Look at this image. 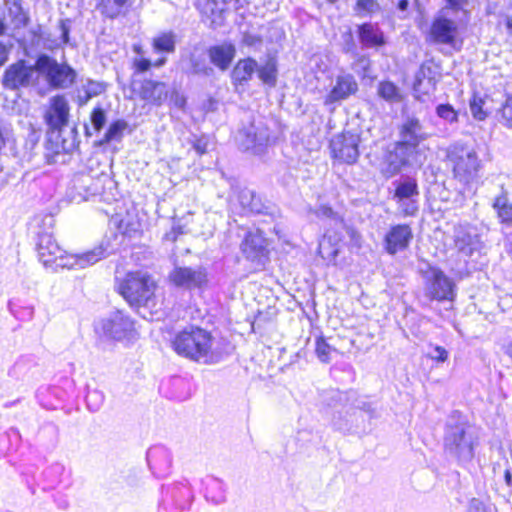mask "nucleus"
<instances>
[{"mask_svg": "<svg viewBox=\"0 0 512 512\" xmlns=\"http://www.w3.org/2000/svg\"><path fill=\"white\" fill-rule=\"evenodd\" d=\"M172 347L178 355L201 364L218 363L224 355L220 342L209 331L196 326L178 332Z\"/></svg>", "mask_w": 512, "mask_h": 512, "instance_id": "f257e3e1", "label": "nucleus"}, {"mask_svg": "<svg viewBox=\"0 0 512 512\" xmlns=\"http://www.w3.org/2000/svg\"><path fill=\"white\" fill-rule=\"evenodd\" d=\"M39 261L47 268L81 270L96 264L104 257L101 247L80 254L65 252L50 233H41L37 241Z\"/></svg>", "mask_w": 512, "mask_h": 512, "instance_id": "f03ea898", "label": "nucleus"}, {"mask_svg": "<svg viewBox=\"0 0 512 512\" xmlns=\"http://www.w3.org/2000/svg\"><path fill=\"white\" fill-rule=\"evenodd\" d=\"M477 445L476 429L466 420L451 417L445 429V452L459 462H469L474 457V450Z\"/></svg>", "mask_w": 512, "mask_h": 512, "instance_id": "7ed1b4c3", "label": "nucleus"}, {"mask_svg": "<svg viewBox=\"0 0 512 512\" xmlns=\"http://www.w3.org/2000/svg\"><path fill=\"white\" fill-rule=\"evenodd\" d=\"M421 121L408 116L400 127V141L397 142L394 155H390L391 172H398L402 166L410 162V157L416 153L420 143L429 138Z\"/></svg>", "mask_w": 512, "mask_h": 512, "instance_id": "20e7f679", "label": "nucleus"}, {"mask_svg": "<svg viewBox=\"0 0 512 512\" xmlns=\"http://www.w3.org/2000/svg\"><path fill=\"white\" fill-rule=\"evenodd\" d=\"M157 284L154 279L143 272H129L118 282L117 289L124 299L136 307L154 305Z\"/></svg>", "mask_w": 512, "mask_h": 512, "instance_id": "39448f33", "label": "nucleus"}, {"mask_svg": "<svg viewBox=\"0 0 512 512\" xmlns=\"http://www.w3.org/2000/svg\"><path fill=\"white\" fill-rule=\"evenodd\" d=\"M448 159L453 167V174L462 183L474 180L481 167L476 151L465 145H454L448 152Z\"/></svg>", "mask_w": 512, "mask_h": 512, "instance_id": "423d86ee", "label": "nucleus"}, {"mask_svg": "<svg viewBox=\"0 0 512 512\" xmlns=\"http://www.w3.org/2000/svg\"><path fill=\"white\" fill-rule=\"evenodd\" d=\"M39 76L45 77L48 84L56 89L70 87L76 78V72L66 63H58L54 58L42 54L36 60Z\"/></svg>", "mask_w": 512, "mask_h": 512, "instance_id": "0eeeda50", "label": "nucleus"}, {"mask_svg": "<svg viewBox=\"0 0 512 512\" xmlns=\"http://www.w3.org/2000/svg\"><path fill=\"white\" fill-rule=\"evenodd\" d=\"M425 296L430 300H453L455 296L454 283L441 270L429 267L424 273Z\"/></svg>", "mask_w": 512, "mask_h": 512, "instance_id": "6e6552de", "label": "nucleus"}, {"mask_svg": "<svg viewBox=\"0 0 512 512\" xmlns=\"http://www.w3.org/2000/svg\"><path fill=\"white\" fill-rule=\"evenodd\" d=\"M237 141L242 149L261 153L270 141L269 128L261 119L253 120L239 130Z\"/></svg>", "mask_w": 512, "mask_h": 512, "instance_id": "1a4fd4ad", "label": "nucleus"}, {"mask_svg": "<svg viewBox=\"0 0 512 512\" xmlns=\"http://www.w3.org/2000/svg\"><path fill=\"white\" fill-rule=\"evenodd\" d=\"M97 329L113 340L121 341L130 339L134 335V322L133 320L122 311H115L107 318L102 319Z\"/></svg>", "mask_w": 512, "mask_h": 512, "instance_id": "9d476101", "label": "nucleus"}, {"mask_svg": "<svg viewBox=\"0 0 512 512\" xmlns=\"http://www.w3.org/2000/svg\"><path fill=\"white\" fill-rule=\"evenodd\" d=\"M38 79L39 72L36 63L31 66L26 65L24 61H18L6 69L2 83L5 88L15 90L34 85Z\"/></svg>", "mask_w": 512, "mask_h": 512, "instance_id": "9b49d317", "label": "nucleus"}, {"mask_svg": "<svg viewBox=\"0 0 512 512\" xmlns=\"http://www.w3.org/2000/svg\"><path fill=\"white\" fill-rule=\"evenodd\" d=\"M360 135L357 131H343L330 142L332 154L335 158L353 164L359 157Z\"/></svg>", "mask_w": 512, "mask_h": 512, "instance_id": "f8f14e48", "label": "nucleus"}, {"mask_svg": "<svg viewBox=\"0 0 512 512\" xmlns=\"http://www.w3.org/2000/svg\"><path fill=\"white\" fill-rule=\"evenodd\" d=\"M464 21L465 20L461 17L439 11V14L432 22L430 36L435 43L453 46L458 32V26Z\"/></svg>", "mask_w": 512, "mask_h": 512, "instance_id": "ddd939ff", "label": "nucleus"}, {"mask_svg": "<svg viewBox=\"0 0 512 512\" xmlns=\"http://www.w3.org/2000/svg\"><path fill=\"white\" fill-rule=\"evenodd\" d=\"M169 280L176 287L192 290L201 289L206 285L208 278L206 269L202 266H177L170 272Z\"/></svg>", "mask_w": 512, "mask_h": 512, "instance_id": "4468645a", "label": "nucleus"}, {"mask_svg": "<svg viewBox=\"0 0 512 512\" xmlns=\"http://www.w3.org/2000/svg\"><path fill=\"white\" fill-rule=\"evenodd\" d=\"M70 106L64 95H56L49 99L44 113V120L53 131H61L69 122Z\"/></svg>", "mask_w": 512, "mask_h": 512, "instance_id": "2eb2a0df", "label": "nucleus"}, {"mask_svg": "<svg viewBox=\"0 0 512 512\" xmlns=\"http://www.w3.org/2000/svg\"><path fill=\"white\" fill-rule=\"evenodd\" d=\"M358 91V83L355 77L349 73L336 76L332 82L331 89L324 97V105L332 106L335 103L347 100Z\"/></svg>", "mask_w": 512, "mask_h": 512, "instance_id": "dca6fc26", "label": "nucleus"}, {"mask_svg": "<svg viewBox=\"0 0 512 512\" xmlns=\"http://www.w3.org/2000/svg\"><path fill=\"white\" fill-rule=\"evenodd\" d=\"M412 238L413 232L409 225H394L388 230L384 237V249L388 254L395 255L397 252L407 249Z\"/></svg>", "mask_w": 512, "mask_h": 512, "instance_id": "f3484780", "label": "nucleus"}, {"mask_svg": "<svg viewBox=\"0 0 512 512\" xmlns=\"http://www.w3.org/2000/svg\"><path fill=\"white\" fill-rule=\"evenodd\" d=\"M267 245V240L262 232H249L241 244V250L247 259L263 264L268 256Z\"/></svg>", "mask_w": 512, "mask_h": 512, "instance_id": "a211bd4d", "label": "nucleus"}, {"mask_svg": "<svg viewBox=\"0 0 512 512\" xmlns=\"http://www.w3.org/2000/svg\"><path fill=\"white\" fill-rule=\"evenodd\" d=\"M454 245L463 256H471L481 248L476 229L467 225H458L454 230Z\"/></svg>", "mask_w": 512, "mask_h": 512, "instance_id": "6ab92c4d", "label": "nucleus"}, {"mask_svg": "<svg viewBox=\"0 0 512 512\" xmlns=\"http://www.w3.org/2000/svg\"><path fill=\"white\" fill-rule=\"evenodd\" d=\"M169 90L164 82L144 80L139 88V96L148 104L161 106L167 99Z\"/></svg>", "mask_w": 512, "mask_h": 512, "instance_id": "aec40b11", "label": "nucleus"}, {"mask_svg": "<svg viewBox=\"0 0 512 512\" xmlns=\"http://www.w3.org/2000/svg\"><path fill=\"white\" fill-rule=\"evenodd\" d=\"M3 14L15 29L24 28L30 22L29 11L24 8L23 0H4Z\"/></svg>", "mask_w": 512, "mask_h": 512, "instance_id": "412c9836", "label": "nucleus"}, {"mask_svg": "<svg viewBox=\"0 0 512 512\" xmlns=\"http://www.w3.org/2000/svg\"><path fill=\"white\" fill-rule=\"evenodd\" d=\"M199 9L203 16V21L211 28L215 29L224 23V4L217 0H201Z\"/></svg>", "mask_w": 512, "mask_h": 512, "instance_id": "4be33fe9", "label": "nucleus"}, {"mask_svg": "<svg viewBox=\"0 0 512 512\" xmlns=\"http://www.w3.org/2000/svg\"><path fill=\"white\" fill-rule=\"evenodd\" d=\"M308 215L315 216L317 219L321 221H326L331 224L333 223L336 226H341L345 228L347 234L351 237L353 241H355V243H357L360 239V235L354 229L346 227L339 214L328 205L321 204L316 208H309Z\"/></svg>", "mask_w": 512, "mask_h": 512, "instance_id": "5701e85b", "label": "nucleus"}, {"mask_svg": "<svg viewBox=\"0 0 512 512\" xmlns=\"http://www.w3.org/2000/svg\"><path fill=\"white\" fill-rule=\"evenodd\" d=\"M235 53V46L226 42L211 46L208 49V56L210 61L222 71L228 69L235 57Z\"/></svg>", "mask_w": 512, "mask_h": 512, "instance_id": "b1692460", "label": "nucleus"}, {"mask_svg": "<svg viewBox=\"0 0 512 512\" xmlns=\"http://www.w3.org/2000/svg\"><path fill=\"white\" fill-rule=\"evenodd\" d=\"M436 83L433 78L426 77L425 72L421 69L417 75L413 85L414 96L421 102H426L431 98L435 91Z\"/></svg>", "mask_w": 512, "mask_h": 512, "instance_id": "393cba45", "label": "nucleus"}, {"mask_svg": "<svg viewBox=\"0 0 512 512\" xmlns=\"http://www.w3.org/2000/svg\"><path fill=\"white\" fill-rule=\"evenodd\" d=\"M358 34L361 43L366 47H377L385 43L382 31L375 24L364 23L360 25Z\"/></svg>", "mask_w": 512, "mask_h": 512, "instance_id": "a878e982", "label": "nucleus"}, {"mask_svg": "<svg viewBox=\"0 0 512 512\" xmlns=\"http://www.w3.org/2000/svg\"><path fill=\"white\" fill-rule=\"evenodd\" d=\"M257 63L251 58L240 60L232 71V79L235 84L248 82L256 71Z\"/></svg>", "mask_w": 512, "mask_h": 512, "instance_id": "bb28decb", "label": "nucleus"}, {"mask_svg": "<svg viewBox=\"0 0 512 512\" xmlns=\"http://www.w3.org/2000/svg\"><path fill=\"white\" fill-rule=\"evenodd\" d=\"M131 0H98V8L107 17L114 18L122 14Z\"/></svg>", "mask_w": 512, "mask_h": 512, "instance_id": "cd10ccee", "label": "nucleus"}, {"mask_svg": "<svg viewBox=\"0 0 512 512\" xmlns=\"http://www.w3.org/2000/svg\"><path fill=\"white\" fill-rule=\"evenodd\" d=\"M176 46V36L173 32H164L152 40L153 50L157 53H173Z\"/></svg>", "mask_w": 512, "mask_h": 512, "instance_id": "c85d7f7f", "label": "nucleus"}, {"mask_svg": "<svg viewBox=\"0 0 512 512\" xmlns=\"http://www.w3.org/2000/svg\"><path fill=\"white\" fill-rule=\"evenodd\" d=\"M71 30V20L64 19L59 22L57 27L58 36L56 39L45 42L44 46L47 49L53 50L57 48H61L64 45L69 43V34Z\"/></svg>", "mask_w": 512, "mask_h": 512, "instance_id": "c756f323", "label": "nucleus"}, {"mask_svg": "<svg viewBox=\"0 0 512 512\" xmlns=\"http://www.w3.org/2000/svg\"><path fill=\"white\" fill-rule=\"evenodd\" d=\"M419 190L417 181L414 178H406L396 184L393 199L418 198Z\"/></svg>", "mask_w": 512, "mask_h": 512, "instance_id": "7c9ffc66", "label": "nucleus"}, {"mask_svg": "<svg viewBox=\"0 0 512 512\" xmlns=\"http://www.w3.org/2000/svg\"><path fill=\"white\" fill-rule=\"evenodd\" d=\"M445 5L441 8L445 14H450L456 17H461L466 20L468 15L467 6L469 0H444Z\"/></svg>", "mask_w": 512, "mask_h": 512, "instance_id": "2f4dec72", "label": "nucleus"}, {"mask_svg": "<svg viewBox=\"0 0 512 512\" xmlns=\"http://www.w3.org/2000/svg\"><path fill=\"white\" fill-rule=\"evenodd\" d=\"M377 0H355L354 13L359 17L372 16L380 11Z\"/></svg>", "mask_w": 512, "mask_h": 512, "instance_id": "473e14b6", "label": "nucleus"}, {"mask_svg": "<svg viewBox=\"0 0 512 512\" xmlns=\"http://www.w3.org/2000/svg\"><path fill=\"white\" fill-rule=\"evenodd\" d=\"M487 98L473 95L470 99L469 106L472 116L477 120H484L489 114V108L487 106Z\"/></svg>", "mask_w": 512, "mask_h": 512, "instance_id": "72a5a7b5", "label": "nucleus"}, {"mask_svg": "<svg viewBox=\"0 0 512 512\" xmlns=\"http://www.w3.org/2000/svg\"><path fill=\"white\" fill-rule=\"evenodd\" d=\"M377 91L379 96L388 102L395 103L402 100L399 89L392 82H381Z\"/></svg>", "mask_w": 512, "mask_h": 512, "instance_id": "f704fd0d", "label": "nucleus"}, {"mask_svg": "<svg viewBox=\"0 0 512 512\" xmlns=\"http://www.w3.org/2000/svg\"><path fill=\"white\" fill-rule=\"evenodd\" d=\"M338 240V238L333 239L329 234L324 236L323 241L319 244V253L323 258L332 260L338 255L339 249L336 247Z\"/></svg>", "mask_w": 512, "mask_h": 512, "instance_id": "c9c22d12", "label": "nucleus"}, {"mask_svg": "<svg viewBox=\"0 0 512 512\" xmlns=\"http://www.w3.org/2000/svg\"><path fill=\"white\" fill-rule=\"evenodd\" d=\"M493 208L497 211L502 222L512 221V204L508 203L506 195L496 197Z\"/></svg>", "mask_w": 512, "mask_h": 512, "instance_id": "e433bc0d", "label": "nucleus"}, {"mask_svg": "<svg viewBox=\"0 0 512 512\" xmlns=\"http://www.w3.org/2000/svg\"><path fill=\"white\" fill-rule=\"evenodd\" d=\"M127 126L128 124L124 120H117L113 122L104 134L103 142L108 143L115 139L121 138L123 131L127 128Z\"/></svg>", "mask_w": 512, "mask_h": 512, "instance_id": "4c0bfd02", "label": "nucleus"}, {"mask_svg": "<svg viewBox=\"0 0 512 512\" xmlns=\"http://www.w3.org/2000/svg\"><path fill=\"white\" fill-rule=\"evenodd\" d=\"M401 213L405 216H413L418 211V198H399L394 199Z\"/></svg>", "mask_w": 512, "mask_h": 512, "instance_id": "58836bf2", "label": "nucleus"}, {"mask_svg": "<svg viewBox=\"0 0 512 512\" xmlns=\"http://www.w3.org/2000/svg\"><path fill=\"white\" fill-rule=\"evenodd\" d=\"M335 351L323 338H317L315 352L321 362L330 361L331 354Z\"/></svg>", "mask_w": 512, "mask_h": 512, "instance_id": "ea45409f", "label": "nucleus"}, {"mask_svg": "<svg viewBox=\"0 0 512 512\" xmlns=\"http://www.w3.org/2000/svg\"><path fill=\"white\" fill-rule=\"evenodd\" d=\"M259 78L266 84L273 85L276 80V68L275 64L271 61H268L264 66L260 67L258 70Z\"/></svg>", "mask_w": 512, "mask_h": 512, "instance_id": "a19ab883", "label": "nucleus"}, {"mask_svg": "<svg viewBox=\"0 0 512 512\" xmlns=\"http://www.w3.org/2000/svg\"><path fill=\"white\" fill-rule=\"evenodd\" d=\"M436 114L439 118L448 123H456L458 121V113L450 104H440L436 107Z\"/></svg>", "mask_w": 512, "mask_h": 512, "instance_id": "79ce46f5", "label": "nucleus"}, {"mask_svg": "<svg viewBox=\"0 0 512 512\" xmlns=\"http://www.w3.org/2000/svg\"><path fill=\"white\" fill-rule=\"evenodd\" d=\"M13 141L14 136L10 125L0 119V154L5 147Z\"/></svg>", "mask_w": 512, "mask_h": 512, "instance_id": "37998d69", "label": "nucleus"}, {"mask_svg": "<svg viewBox=\"0 0 512 512\" xmlns=\"http://www.w3.org/2000/svg\"><path fill=\"white\" fill-rule=\"evenodd\" d=\"M107 120L106 112L101 107H95L90 115V121L95 131L99 132Z\"/></svg>", "mask_w": 512, "mask_h": 512, "instance_id": "c03bdc74", "label": "nucleus"}, {"mask_svg": "<svg viewBox=\"0 0 512 512\" xmlns=\"http://www.w3.org/2000/svg\"><path fill=\"white\" fill-rule=\"evenodd\" d=\"M191 72L193 74L208 75L211 68L205 62V59L200 56L192 55L190 57Z\"/></svg>", "mask_w": 512, "mask_h": 512, "instance_id": "a18cd8bd", "label": "nucleus"}, {"mask_svg": "<svg viewBox=\"0 0 512 512\" xmlns=\"http://www.w3.org/2000/svg\"><path fill=\"white\" fill-rule=\"evenodd\" d=\"M427 356L434 361L445 362L448 359V351L442 346L430 344Z\"/></svg>", "mask_w": 512, "mask_h": 512, "instance_id": "49530a36", "label": "nucleus"}, {"mask_svg": "<svg viewBox=\"0 0 512 512\" xmlns=\"http://www.w3.org/2000/svg\"><path fill=\"white\" fill-rule=\"evenodd\" d=\"M254 197V191L248 188L241 189L238 192L237 200L239 204L241 205L244 212H247L250 204L251 199Z\"/></svg>", "mask_w": 512, "mask_h": 512, "instance_id": "de8ad7c7", "label": "nucleus"}, {"mask_svg": "<svg viewBox=\"0 0 512 512\" xmlns=\"http://www.w3.org/2000/svg\"><path fill=\"white\" fill-rule=\"evenodd\" d=\"M501 113L506 125L512 128V97L506 100Z\"/></svg>", "mask_w": 512, "mask_h": 512, "instance_id": "09e8293b", "label": "nucleus"}, {"mask_svg": "<svg viewBox=\"0 0 512 512\" xmlns=\"http://www.w3.org/2000/svg\"><path fill=\"white\" fill-rule=\"evenodd\" d=\"M170 102L177 108L183 109L186 104V98L178 90H173L170 94Z\"/></svg>", "mask_w": 512, "mask_h": 512, "instance_id": "8fccbe9b", "label": "nucleus"}, {"mask_svg": "<svg viewBox=\"0 0 512 512\" xmlns=\"http://www.w3.org/2000/svg\"><path fill=\"white\" fill-rule=\"evenodd\" d=\"M264 209V204L259 196L254 193V197L251 199V204L247 210V212L251 213H261Z\"/></svg>", "mask_w": 512, "mask_h": 512, "instance_id": "3c124183", "label": "nucleus"}, {"mask_svg": "<svg viewBox=\"0 0 512 512\" xmlns=\"http://www.w3.org/2000/svg\"><path fill=\"white\" fill-rule=\"evenodd\" d=\"M152 62L146 58H140L134 60V66L138 72H146L152 66Z\"/></svg>", "mask_w": 512, "mask_h": 512, "instance_id": "603ef678", "label": "nucleus"}, {"mask_svg": "<svg viewBox=\"0 0 512 512\" xmlns=\"http://www.w3.org/2000/svg\"><path fill=\"white\" fill-rule=\"evenodd\" d=\"M468 510L469 512H484L485 506L481 500L473 498L469 502Z\"/></svg>", "mask_w": 512, "mask_h": 512, "instance_id": "864d4df0", "label": "nucleus"}, {"mask_svg": "<svg viewBox=\"0 0 512 512\" xmlns=\"http://www.w3.org/2000/svg\"><path fill=\"white\" fill-rule=\"evenodd\" d=\"M198 154L202 155L207 152L208 142L205 138L197 139L193 145Z\"/></svg>", "mask_w": 512, "mask_h": 512, "instance_id": "5fc2aeb1", "label": "nucleus"}, {"mask_svg": "<svg viewBox=\"0 0 512 512\" xmlns=\"http://www.w3.org/2000/svg\"><path fill=\"white\" fill-rule=\"evenodd\" d=\"M103 395L102 393H100L99 391H92L90 392L88 395H87V402H88V405H90V402L95 399V400H99L100 403L103 402Z\"/></svg>", "mask_w": 512, "mask_h": 512, "instance_id": "6e6d98bb", "label": "nucleus"}, {"mask_svg": "<svg viewBox=\"0 0 512 512\" xmlns=\"http://www.w3.org/2000/svg\"><path fill=\"white\" fill-rule=\"evenodd\" d=\"M181 232L179 230H177L176 228H172V230L170 232H167L164 236V238L168 241H176L178 235L180 234Z\"/></svg>", "mask_w": 512, "mask_h": 512, "instance_id": "4d7b16f0", "label": "nucleus"}, {"mask_svg": "<svg viewBox=\"0 0 512 512\" xmlns=\"http://www.w3.org/2000/svg\"><path fill=\"white\" fill-rule=\"evenodd\" d=\"M8 52L3 44L0 43V66L7 60Z\"/></svg>", "mask_w": 512, "mask_h": 512, "instance_id": "13d9d810", "label": "nucleus"}, {"mask_svg": "<svg viewBox=\"0 0 512 512\" xmlns=\"http://www.w3.org/2000/svg\"><path fill=\"white\" fill-rule=\"evenodd\" d=\"M504 479H505V482H506V484L508 486H512V474H511V471L509 469L505 470Z\"/></svg>", "mask_w": 512, "mask_h": 512, "instance_id": "bf43d9fd", "label": "nucleus"}, {"mask_svg": "<svg viewBox=\"0 0 512 512\" xmlns=\"http://www.w3.org/2000/svg\"><path fill=\"white\" fill-rule=\"evenodd\" d=\"M408 7V0H400L398 3V8L402 11H405Z\"/></svg>", "mask_w": 512, "mask_h": 512, "instance_id": "052dcab7", "label": "nucleus"}, {"mask_svg": "<svg viewBox=\"0 0 512 512\" xmlns=\"http://www.w3.org/2000/svg\"><path fill=\"white\" fill-rule=\"evenodd\" d=\"M167 59L165 57H162L160 59H158L156 62H154V66L155 67H162L163 65H165Z\"/></svg>", "mask_w": 512, "mask_h": 512, "instance_id": "680f3d73", "label": "nucleus"}, {"mask_svg": "<svg viewBox=\"0 0 512 512\" xmlns=\"http://www.w3.org/2000/svg\"><path fill=\"white\" fill-rule=\"evenodd\" d=\"M506 353H507V355H508V356L511 358V360H512V341H511V342H509V344H508V346H507V348H506Z\"/></svg>", "mask_w": 512, "mask_h": 512, "instance_id": "e2e57ef3", "label": "nucleus"}, {"mask_svg": "<svg viewBox=\"0 0 512 512\" xmlns=\"http://www.w3.org/2000/svg\"><path fill=\"white\" fill-rule=\"evenodd\" d=\"M331 398L332 399L341 400L342 399V394L339 393V392H333Z\"/></svg>", "mask_w": 512, "mask_h": 512, "instance_id": "0e129e2a", "label": "nucleus"}, {"mask_svg": "<svg viewBox=\"0 0 512 512\" xmlns=\"http://www.w3.org/2000/svg\"><path fill=\"white\" fill-rule=\"evenodd\" d=\"M5 32V25L3 23V20L0 18V35L4 34Z\"/></svg>", "mask_w": 512, "mask_h": 512, "instance_id": "69168bd1", "label": "nucleus"}, {"mask_svg": "<svg viewBox=\"0 0 512 512\" xmlns=\"http://www.w3.org/2000/svg\"><path fill=\"white\" fill-rule=\"evenodd\" d=\"M134 51L138 54L142 53V48L139 45H134Z\"/></svg>", "mask_w": 512, "mask_h": 512, "instance_id": "338daca9", "label": "nucleus"}, {"mask_svg": "<svg viewBox=\"0 0 512 512\" xmlns=\"http://www.w3.org/2000/svg\"><path fill=\"white\" fill-rule=\"evenodd\" d=\"M85 130H86V135H90L88 126H85Z\"/></svg>", "mask_w": 512, "mask_h": 512, "instance_id": "774afa93", "label": "nucleus"}]
</instances>
